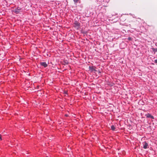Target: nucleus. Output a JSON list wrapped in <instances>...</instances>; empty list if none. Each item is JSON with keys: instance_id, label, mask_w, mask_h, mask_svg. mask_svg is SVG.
Masks as SVG:
<instances>
[{"instance_id": "20e7f679", "label": "nucleus", "mask_w": 157, "mask_h": 157, "mask_svg": "<svg viewBox=\"0 0 157 157\" xmlns=\"http://www.w3.org/2000/svg\"><path fill=\"white\" fill-rule=\"evenodd\" d=\"M40 65L41 66H43L44 67H46L48 66L47 64L45 62H41L40 63Z\"/></svg>"}, {"instance_id": "423d86ee", "label": "nucleus", "mask_w": 157, "mask_h": 157, "mask_svg": "<svg viewBox=\"0 0 157 157\" xmlns=\"http://www.w3.org/2000/svg\"><path fill=\"white\" fill-rule=\"evenodd\" d=\"M111 129L112 130L114 131L115 129V127L114 125H112L111 126Z\"/></svg>"}, {"instance_id": "0eeeda50", "label": "nucleus", "mask_w": 157, "mask_h": 157, "mask_svg": "<svg viewBox=\"0 0 157 157\" xmlns=\"http://www.w3.org/2000/svg\"><path fill=\"white\" fill-rule=\"evenodd\" d=\"M152 51L153 52H154L155 53L156 52H157V48H152Z\"/></svg>"}, {"instance_id": "6e6552de", "label": "nucleus", "mask_w": 157, "mask_h": 157, "mask_svg": "<svg viewBox=\"0 0 157 157\" xmlns=\"http://www.w3.org/2000/svg\"><path fill=\"white\" fill-rule=\"evenodd\" d=\"M155 63H157V59H155Z\"/></svg>"}, {"instance_id": "39448f33", "label": "nucleus", "mask_w": 157, "mask_h": 157, "mask_svg": "<svg viewBox=\"0 0 157 157\" xmlns=\"http://www.w3.org/2000/svg\"><path fill=\"white\" fill-rule=\"evenodd\" d=\"M148 146V144L146 142H144V145L143 146V148L144 149H146L147 148V147Z\"/></svg>"}, {"instance_id": "9b49d317", "label": "nucleus", "mask_w": 157, "mask_h": 157, "mask_svg": "<svg viewBox=\"0 0 157 157\" xmlns=\"http://www.w3.org/2000/svg\"><path fill=\"white\" fill-rule=\"evenodd\" d=\"M64 93H65V94H67V91H65V92H64Z\"/></svg>"}, {"instance_id": "7ed1b4c3", "label": "nucleus", "mask_w": 157, "mask_h": 157, "mask_svg": "<svg viewBox=\"0 0 157 157\" xmlns=\"http://www.w3.org/2000/svg\"><path fill=\"white\" fill-rule=\"evenodd\" d=\"M21 10V9L20 8H18L16 9H15L14 10V12L17 13L20 12Z\"/></svg>"}, {"instance_id": "f257e3e1", "label": "nucleus", "mask_w": 157, "mask_h": 157, "mask_svg": "<svg viewBox=\"0 0 157 157\" xmlns=\"http://www.w3.org/2000/svg\"><path fill=\"white\" fill-rule=\"evenodd\" d=\"M74 27L77 29H78L80 28V24L77 21H75L74 23Z\"/></svg>"}, {"instance_id": "9d476101", "label": "nucleus", "mask_w": 157, "mask_h": 157, "mask_svg": "<svg viewBox=\"0 0 157 157\" xmlns=\"http://www.w3.org/2000/svg\"><path fill=\"white\" fill-rule=\"evenodd\" d=\"M0 140H2V138H1V135H0Z\"/></svg>"}, {"instance_id": "f03ea898", "label": "nucleus", "mask_w": 157, "mask_h": 157, "mask_svg": "<svg viewBox=\"0 0 157 157\" xmlns=\"http://www.w3.org/2000/svg\"><path fill=\"white\" fill-rule=\"evenodd\" d=\"M146 116L147 118H150L152 119H154V117L153 116L151 115L149 113H148L147 114H146L145 115Z\"/></svg>"}, {"instance_id": "1a4fd4ad", "label": "nucleus", "mask_w": 157, "mask_h": 157, "mask_svg": "<svg viewBox=\"0 0 157 157\" xmlns=\"http://www.w3.org/2000/svg\"><path fill=\"white\" fill-rule=\"evenodd\" d=\"M128 39L129 40H131V37H129L128 38Z\"/></svg>"}]
</instances>
